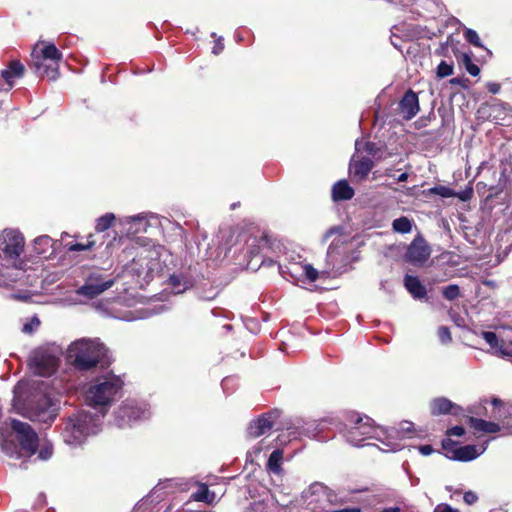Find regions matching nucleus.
I'll return each instance as SVG.
<instances>
[{"instance_id": "obj_21", "label": "nucleus", "mask_w": 512, "mask_h": 512, "mask_svg": "<svg viewBox=\"0 0 512 512\" xmlns=\"http://www.w3.org/2000/svg\"><path fill=\"white\" fill-rule=\"evenodd\" d=\"M374 165V161L371 158L363 156L350 164V174L354 180L358 182L364 181L367 179Z\"/></svg>"}, {"instance_id": "obj_41", "label": "nucleus", "mask_w": 512, "mask_h": 512, "mask_svg": "<svg viewBox=\"0 0 512 512\" xmlns=\"http://www.w3.org/2000/svg\"><path fill=\"white\" fill-rule=\"evenodd\" d=\"M40 325V320L37 317H33L29 322L23 325L22 331L24 333H32Z\"/></svg>"}, {"instance_id": "obj_60", "label": "nucleus", "mask_w": 512, "mask_h": 512, "mask_svg": "<svg viewBox=\"0 0 512 512\" xmlns=\"http://www.w3.org/2000/svg\"><path fill=\"white\" fill-rule=\"evenodd\" d=\"M408 424H409V426H407V428H403V429L410 432L413 424L412 423H408Z\"/></svg>"}, {"instance_id": "obj_58", "label": "nucleus", "mask_w": 512, "mask_h": 512, "mask_svg": "<svg viewBox=\"0 0 512 512\" xmlns=\"http://www.w3.org/2000/svg\"><path fill=\"white\" fill-rule=\"evenodd\" d=\"M492 404H493L494 406H497V405L502 404V401H501L499 398H493V400H492Z\"/></svg>"}, {"instance_id": "obj_49", "label": "nucleus", "mask_w": 512, "mask_h": 512, "mask_svg": "<svg viewBox=\"0 0 512 512\" xmlns=\"http://www.w3.org/2000/svg\"><path fill=\"white\" fill-rule=\"evenodd\" d=\"M486 88L490 93L497 94L500 91L501 86L499 83L496 82H488L486 84Z\"/></svg>"}, {"instance_id": "obj_1", "label": "nucleus", "mask_w": 512, "mask_h": 512, "mask_svg": "<svg viewBox=\"0 0 512 512\" xmlns=\"http://www.w3.org/2000/svg\"><path fill=\"white\" fill-rule=\"evenodd\" d=\"M106 356L103 344L90 339H80L72 342L66 354V360L78 371H89L98 366Z\"/></svg>"}, {"instance_id": "obj_50", "label": "nucleus", "mask_w": 512, "mask_h": 512, "mask_svg": "<svg viewBox=\"0 0 512 512\" xmlns=\"http://www.w3.org/2000/svg\"><path fill=\"white\" fill-rule=\"evenodd\" d=\"M418 449H419V452L424 456L431 455L434 452V448L429 444L421 445V446H419Z\"/></svg>"}, {"instance_id": "obj_29", "label": "nucleus", "mask_w": 512, "mask_h": 512, "mask_svg": "<svg viewBox=\"0 0 512 512\" xmlns=\"http://www.w3.org/2000/svg\"><path fill=\"white\" fill-rule=\"evenodd\" d=\"M283 460V452L281 450H274L268 459L267 467L272 472H279Z\"/></svg>"}, {"instance_id": "obj_39", "label": "nucleus", "mask_w": 512, "mask_h": 512, "mask_svg": "<svg viewBox=\"0 0 512 512\" xmlns=\"http://www.w3.org/2000/svg\"><path fill=\"white\" fill-rule=\"evenodd\" d=\"M303 273L310 282H315L318 279V271L310 264L303 266Z\"/></svg>"}, {"instance_id": "obj_57", "label": "nucleus", "mask_w": 512, "mask_h": 512, "mask_svg": "<svg viewBox=\"0 0 512 512\" xmlns=\"http://www.w3.org/2000/svg\"><path fill=\"white\" fill-rule=\"evenodd\" d=\"M170 283L174 286L176 285H179V280H178V277L176 275H171L170 276Z\"/></svg>"}, {"instance_id": "obj_51", "label": "nucleus", "mask_w": 512, "mask_h": 512, "mask_svg": "<svg viewBox=\"0 0 512 512\" xmlns=\"http://www.w3.org/2000/svg\"><path fill=\"white\" fill-rule=\"evenodd\" d=\"M330 512H361V509L359 507H348L342 509H336L335 507H332Z\"/></svg>"}, {"instance_id": "obj_28", "label": "nucleus", "mask_w": 512, "mask_h": 512, "mask_svg": "<svg viewBox=\"0 0 512 512\" xmlns=\"http://www.w3.org/2000/svg\"><path fill=\"white\" fill-rule=\"evenodd\" d=\"M392 229L401 234L409 233L412 230V221L406 216H401L393 220Z\"/></svg>"}, {"instance_id": "obj_36", "label": "nucleus", "mask_w": 512, "mask_h": 512, "mask_svg": "<svg viewBox=\"0 0 512 512\" xmlns=\"http://www.w3.org/2000/svg\"><path fill=\"white\" fill-rule=\"evenodd\" d=\"M53 455V445L50 441H45L40 446L38 451V458L41 460H48Z\"/></svg>"}, {"instance_id": "obj_33", "label": "nucleus", "mask_w": 512, "mask_h": 512, "mask_svg": "<svg viewBox=\"0 0 512 512\" xmlns=\"http://www.w3.org/2000/svg\"><path fill=\"white\" fill-rule=\"evenodd\" d=\"M96 241L94 240V236L90 234L87 238L86 243H74L69 245L68 250L69 251H84V250H91L95 247Z\"/></svg>"}, {"instance_id": "obj_17", "label": "nucleus", "mask_w": 512, "mask_h": 512, "mask_svg": "<svg viewBox=\"0 0 512 512\" xmlns=\"http://www.w3.org/2000/svg\"><path fill=\"white\" fill-rule=\"evenodd\" d=\"M113 284V280L105 281L99 277H89L85 284L79 288L78 293L88 298H94L111 288Z\"/></svg>"}, {"instance_id": "obj_27", "label": "nucleus", "mask_w": 512, "mask_h": 512, "mask_svg": "<svg viewBox=\"0 0 512 512\" xmlns=\"http://www.w3.org/2000/svg\"><path fill=\"white\" fill-rule=\"evenodd\" d=\"M50 248H52V238L48 235L39 236L34 240V251L38 255H44L46 257Z\"/></svg>"}, {"instance_id": "obj_20", "label": "nucleus", "mask_w": 512, "mask_h": 512, "mask_svg": "<svg viewBox=\"0 0 512 512\" xmlns=\"http://www.w3.org/2000/svg\"><path fill=\"white\" fill-rule=\"evenodd\" d=\"M264 249H271V240L269 236L263 233L261 236H251L246 240V254L248 261L260 256Z\"/></svg>"}, {"instance_id": "obj_26", "label": "nucleus", "mask_w": 512, "mask_h": 512, "mask_svg": "<svg viewBox=\"0 0 512 512\" xmlns=\"http://www.w3.org/2000/svg\"><path fill=\"white\" fill-rule=\"evenodd\" d=\"M215 497V493L210 491L209 487L204 483L199 484L197 490L190 496L192 500L206 504H212Z\"/></svg>"}, {"instance_id": "obj_22", "label": "nucleus", "mask_w": 512, "mask_h": 512, "mask_svg": "<svg viewBox=\"0 0 512 512\" xmlns=\"http://www.w3.org/2000/svg\"><path fill=\"white\" fill-rule=\"evenodd\" d=\"M466 422L475 432L494 434L501 430L498 423L475 418L473 416H466Z\"/></svg>"}, {"instance_id": "obj_46", "label": "nucleus", "mask_w": 512, "mask_h": 512, "mask_svg": "<svg viewBox=\"0 0 512 512\" xmlns=\"http://www.w3.org/2000/svg\"><path fill=\"white\" fill-rule=\"evenodd\" d=\"M463 500L466 504L473 505L478 501V496L475 492L469 490L464 493Z\"/></svg>"}, {"instance_id": "obj_34", "label": "nucleus", "mask_w": 512, "mask_h": 512, "mask_svg": "<svg viewBox=\"0 0 512 512\" xmlns=\"http://www.w3.org/2000/svg\"><path fill=\"white\" fill-rule=\"evenodd\" d=\"M430 194L439 195L443 198H451L455 196V191L444 185H436L428 190Z\"/></svg>"}, {"instance_id": "obj_52", "label": "nucleus", "mask_w": 512, "mask_h": 512, "mask_svg": "<svg viewBox=\"0 0 512 512\" xmlns=\"http://www.w3.org/2000/svg\"><path fill=\"white\" fill-rule=\"evenodd\" d=\"M223 49H224V44H223V42H222V39L220 38V39H218V40L216 41V44H215V46L213 47V53H214L215 55H218L219 53H221V52L223 51Z\"/></svg>"}, {"instance_id": "obj_37", "label": "nucleus", "mask_w": 512, "mask_h": 512, "mask_svg": "<svg viewBox=\"0 0 512 512\" xmlns=\"http://www.w3.org/2000/svg\"><path fill=\"white\" fill-rule=\"evenodd\" d=\"M453 74V65L446 61H441L437 67V77L445 78Z\"/></svg>"}, {"instance_id": "obj_45", "label": "nucleus", "mask_w": 512, "mask_h": 512, "mask_svg": "<svg viewBox=\"0 0 512 512\" xmlns=\"http://www.w3.org/2000/svg\"><path fill=\"white\" fill-rule=\"evenodd\" d=\"M448 437L451 436H458L461 437L465 434V429L462 426H453L451 428H448L445 433Z\"/></svg>"}, {"instance_id": "obj_16", "label": "nucleus", "mask_w": 512, "mask_h": 512, "mask_svg": "<svg viewBox=\"0 0 512 512\" xmlns=\"http://www.w3.org/2000/svg\"><path fill=\"white\" fill-rule=\"evenodd\" d=\"M146 410L134 402L123 403L116 411L119 425L131 424L145 416Z\"/></svg>"}, {"instance_id": "obj_4", "label": "nucleus", "mask_w": 512, "mask_h": 512, "mask_svg": "<svg viewBox=\"0 0 512 512\" xmlns=\"http://www.w3.org/2000/svg\"><path fill=\"white\" fill-rule=\"evenodd\" d=\"M342 434L352 445L359 446L367 439L374 438L376 425L374 420L355 411L344 415Z\"/></svg>"}, {"instance_id": "obj_43", "label": "nucleus", "mask_w": 512, "mask_h": 512, "mask_svg": "<svg viewBox=\"0 0 512 512\" xmlns=\"http://www.w3.org/2000/svg\"><path fill=\"white\" fill-rule=\"evenodd\" d=\"M454 197H457L461 201H469L473 197V188L469 186L460 192H455Z\"/></svg>"}, {"instance_id": "obj_44", "label": "nucleus", "mask_w": 512, "mask_h": 512, "mask_svg": "<svg viewBox=\"0 0 512 512\" xmlns=\"http://www.w3.org/2000/svg\"><path fill=\"white\" fill-rule=\"evenodd\" d=\"M342 233V227L341 226H333L329 228L323 235L322 241L323 243H326L333 235L335 234H341Z\"/></svg>"}, {"instance_id": "obj_2", "label": "nucleus", "mask_w": 512, "mask_h": 512, "mask_svg": "<svg viewBox=\"0 0 512 512\" xmlns=\"http://www.w3.org/2000/svg\"><path fill=\"white\" fill-rule=\"evenodd\" d=\"M62 58V52L53 43L46 44L42 48L36 44L31 53L29 66L37 77L56 80L59 76V63Z\"/></svg>"}, {"instance_id": "obj_59", "label": "nucleus", "mask_w": 512, "mask_h": 512, "mask_svg": "<svg viewBox=\"0 0 512 512\" xmlns=\"http://www.w3.org/2000/svg\"><path fill=\"white\" fill-rule=\"evenodd\" d=\"M39 62L42 64L41 66H43V68H44V69H45L47 66H50V62H49V61H43V62H42V61L40 60Z\"/></svg>"}, {"instance_id": "obj_53", "label": "nucleus", "mask_w": 512, "mask_h": 512, "mask_svg": "<svg viewBox=\"0 0 512 512\" xmlns=\"http://www.w3.org/2000/svg\"><path fill=\"white\" fill-rule=\"evenodd\" d=\"M503 427L512 433V414L505 418L503 421Z\"/></svg>"}, {"instance_id": "obj_42", "label": "nucleus", "mask_w": 512, "mask_h": 512, "mask_svg": "<svg viewBox=\"0 0 512 512\" xmlns=\"http://www.w3.org/2000/svg\"><path fill=\"white\" fill-rule=\"evenodd\" d=\"M438 336L442 343H448L452 340L450 330L447 326H440L438 328Z\"/></svg>"}, {"instance_id": "obj_3", "label": "nucleus", "mask_w": 512, "mask_h": 512, "mask_svg": "<svg viewBox=\"0 0 512 512\" xmlns=\"http://www.w3.org/2000/svg\"><path fill=\"white\" fill-rule=\"evenodd\" d=\"M97 416L78 411L68 416L61 431L67 444H80L88 435L96 433Z\"/></svg>"}, {"instance_id": "obj_19", "label": "nucleus", "mask_w": 512, "mask_h": 512, "mask_svg": "<svg viewBox=\"0 0 512 512\" xmlns=\"http://www.w3.org/2000/svg\"><path fill=\"white\" fill-rule=\"evenodd\" d=\"M398 109L403 119L411 120L419 112L418 95L412 89L407 90L399 101Z\"/></svg>"}, {"instance_id": "obj_32", "label": "nucleus", "mask_w": 512, "mask_h": 512, "mask_svg": "<svg viewBox=\"0 0 512 512\" xmlns=\"http://www.w3.org/2000/svg\"><path fill=\"white\" fill-rule=\"evenodd\" d=\"M442 295L446 300L453 301L461 296L460 287L457 284H450L443 287Z\"/></svg>"}, {"instance_id": "obj_8", "label": "nucleus", "mask_w": 512, "mask_h": 512, "mask_svg": "<svg viewBox=\"0 0 512 512\" xmlns=\"http://www.w3.org/2000/svg\"><path fill=\"white\" fill-rule=\"evenodd\" d=\"M52 402L46 395H39L30 401L25 407L19 410V413L30 419L50 425L56 418V414L51 410Z\"/></svg>"}, {"instance_id": "obj_6", "label": "nucleus", "mask_w": 512, "mask_h": 512, "mask_svg": "<svg viewBox=\"0 0 512 512\" xmlns=\"http://www.w3.org/2000/svg\"><path fill=\"white\" fill-rule=\"evenodd\" d=\"M306 509L312 512H330L332 507L341 503L338 495L320 482L312 483L302 493Z\"/></svg>"}, {"instance_id": "obj_12", "label": "nucleus", "mask_w": 512, "mask_h": 512, "mask_svg": "<svg viewBox=\"0 0 512 512\" xmlns=\"http://www.w3.org/2000/svg\"><path fill=\"white\" fill-rule=\"evenodd\" d=\"M483 338L495 354L503 358H509L512 361V330L506 336L486 331L483 332Z\"/></svg>"}, {"instance_id": "obj_23", "label": "nucleus", "mask_w": 512, "mask_h": 512, "mask_svg": "<svg viewBox=\"0 0 512 512\" xmlns=\"http://www.w3.org/2000/svg\"><path fill=\"white\" fill-rule=\"evenodd\" d=\"M404 286L414 299H423L427 296L426 287L417 276L405 275Z\"/></svg>"}, {"instance_id": "obj_24", "label": "nucleus", "mask_w": 512, "mask_h": 512, "mask_svg": "<svg viewBox=\"0 0 512 512\" xmlns=\"http://www.w3.org/2000/svg\"><path fill=\"white\" fill-rule=\"evenodd\" d=\"M354 189L346 180H339L332 187V198L334 201L350 200L354 197Z\"/></svg>"}, {"instance_id": "obj_9", "label": "nucleus", "mask_w": 512, "mask_h": 512, "mask_svg": "<svg viewBox=\"0 0 512 512\" xmlns=\"http://www.w3.org/2000/svg\"><path fill=\"white\" fill-rule=\"evenodd\" d=\"M10 425L22 450L28 457L34 455L39 447V437L35 430L28 423L17 419H12Z\"/></svg>"}, {"instance_id": "obj_18", "label": "nucleus", "mask_w": 512, "mask_h": 512, "mask_svg": "<svg viewBox=\"0 0 512 512\" xmlns=\"http://www.w3.org/2000/svg\"><path fill=\"white\" fill-rule=\"evenodd\" d=\"M34 372L40 376H50L57 367V358L48 353H38L32 358Z\"/></svg>"}, {"instance_id": "obj_56", "label": "nucleus", "mask_w": 512, "mask_h": 512, "mask_svg": "<svg viewBox=\"0 0 512 512\" xmlns=\"http://www.w3.org/2000/svg\"><path fill=\"white\" fill-rule=\"evenodd\" d=\"M408 179V173L404 172L400 174L397 178L398 182H405Z\"/></svg>"}, {"instance_id": "obj_48", "label": "nucleus", "mask_w": 512, "mask_h": 512, "mask_svg": "<svg viewBox=\"0 0 512 512\" xmlns=\"http://www.w3.org/2000/svg\"><path fill=\"white\" fill-rule=\"evenodd\" d=\"M433 512H459V510L452 508L449 504H438Z\"/></svg>"}, {"instance_id": "obj_31", "label": "nucleus", "mask_w": 512, "mask_h": 512, "mask_svg": "<svg viewBox=\"0 0 512 512\" xmlns=\"http://www.w3.org/2000/svg\"><path fill=\"white\" fill-rule=\"evenodd\" d=\"M458 60L465 66L466 71L472 75L477 76L480 73V68L472 62V59L469 54L462 53L460 56H457Z\"/></svg>"}, {"instance_id": "obj_14", "label": "nucleus", "mask_w": 512, "mask_h": 512, "mask_svg": "<svg viewBox=\"0 0 512 512\" xmlns=\"http://www.w3.org/2000/svg\"><path fill=\"white\" fill-rule=\"evenodd\" d=\"M25 67L19 60H12L8 63L5 69L1 71V78L3 83H0V91H10L16 79L24 76Z\"/></svg>"}, {"instance_id": "obj_5", "label": "nucleus", "mask_w": 512, "mask_h": 512, "mask_svg": "<svg viewBox=\"0 0 512 512\" xmlns=\"http://www.w3.org/2000/svg\"><path fill=\"white\" fill-rule=\"evenodd\" d=\"M123 385V380L116 375L97 377L86 392V401L94 407L109 405Z\"/></svg>"}, {"instance_id": "obj_25", "label": "nucleus", "mask_w": 512, "mask_h": 512, "mask_svg": "<svg viewBox=\"0 0 512 512\" xmlns=\"http://www.w3.org/2000/svg\"><path fill=\"white\" fill-rule=\"evenodd\" d=\"M478 456L479 453L475 445H465L453 450V455L448 456V458L454 461L467 462L476 459Z\"/></svg>"}, {"instance_id": "obj_40", "label": "nucleus", "mask_w": 512, "mask_h": 512, "mask_svg": "<svg viewBox=\"0 0 512 512\" xmlns=\"http://www.w3.org/2000/svg\"><path fill=\"white\" fill-rule=\"evenodd\" d=\"M364 151L372 157H377L381 149L378 147L377 143L368 141L364 144Z\"/></svg>"}, {"instance_id": "obj_35", "label": "nucleus", "mask_w": 512, "mask_h": 512, "mask_svg": "<svg viewBox=\"0 0 512 512\" xmlns=\"http://www.w3.org/2000/svg\"><path fill=\"white\" fill-rule=\"evenodd\" d=\"M464 37H465V40L475 46V47H478V48H482L483 45L481 43V40L479 38V35L478 33L473 30V29H470V28H466L465 31H464Z\"/></svg>"}, {"instance_id": "obj_7", "label": "nucleus", "mask_w": 512, "mask_h": 512, "mask_svg": "<svg viewBox=\"0 0 512 512\" xmlns=\"http://www.w3.org/2000/svg\"><path fill=\"white\" fill-rule=\"evenodd\" d=\"M129 270L145 282H150L162 271L159 253L155 249L141 248L133 257Z\"/></svg>"}, {"instance_id": "obj_30", "label": "nucleus", "mask_w": 512, "mask_h": 512, "mask_svg": "<svg viewBox=\"0 0 512 512\" xmlns=\"http://www.w3.org/2000/svg\"><path fill=\"white\" fill-rule=\"evenodd\" d=\"M115 215L113 213H106L99 217L96 221L95 230L97 232H104L109 229L115 221Z\"/></svg>"}, {"instance_id": "obj_15", "label": "nucleus", "mask_w": 512, "mask_h": 512, "mask_svg": "<svg viewBox=\"0 0 512 512\" xmlns=\"http://www.w3.org/2000/svg\"><path fill=\"white\" fill-rule=\"evenodd\" d=\"M430 413L432 416L463 415V408L446 397H436L430 401Z\"/></svg>"}, {"instance_id": "obj_47", "label": "nucleus", "mask_w": 512, "mask_h": 512, "mask_svg": "<svg viewBox=\"0 0 512 512\" xmlns=\"http://www.w3.org/2000/svg\"><path fill=\"white\" fill-rule=\"evenodd\" d=\"M248 512H268L266 504L262 501L254 502L248 508Z\"/></svg>"}, {"instance_id": "obj_13", "label": "nucleus", "mask_w": 512, "mask_h": 512, "mask_svg": "<svg viewBox=\"0 0 512 512\" xmlns=\"http://www.w3.org/2000/svg\"><path fill=\"white\" fill-rule=\"evenodd\" d=\"M278 417L279 411L276 409L261 414L250 423L249 427L247 428V436L249 438L255 439L266 434L273 428L274 422Z\"/></svg>"}, {"instance_id": "obj_55", "label": "nucleus", "mask_w": 512, "mask_h": 512, "mask_svg": "<svg viewBox=\"0 0 512 512\" xmlns=\"http://www.w3.org/2000/svg\"><path fill=\"white\" fill-rule=\"evenodd\" d=\"M380 512H401V508L399 506H393V507L384 508Z\"/></svg>"}, {"instance_id": "obj_10", "label": "nucleus", "mask_w": 512, "mask_h": 512, "mask_svg": "<svg viewBox=\"0 0 512 512\" xmlns=\"http://www.w3.org/2000/svg\"><path fill=\"white\" fill-rule=\"evenodd\" d=\"M25 239L15 229H4L0 233V251L7 260L16 261L24 252Z\"/></svg>"}, {"instance_id": "obj_11", "label": "nucleus", "mask_w": 512, "mask_h": 512, "mask_svg": "<svg viewBox=\"0 0 512 512\" xmlns=\"http://www.w3.org/2000/svg\"><path fill=\"white\" fill-rule=\"evenodd\" d=\"M431 252L429 243L421 234H418L408 245L404 259L415 267H423L430 258Z\"/></svg>"}, {"instance_id": "obj_38", "label": "nucleus", "mask_w": 512, "mask_h": 512, "mask_svg": "<svg viewBox=\"0 0 512 512\" xmlns=\"http://www.w3.org/2000/svg\"><path fill=\"white\" fill-rule=\"evenodd\" d=\"M457 444L456 441L452 440L451 438H445L441 442V446L443 450L446 451L445 456L448 458V456L453 455V450H456L455 445Z\"/></svg>"}, {"instance_id": "obj_54", "label": "nucleus", "mask_w": 512, "mask_h": 512, "mask_svg": "<svg viewBox=\"0 0 512 512\" xmlns=\"http://www.w3.org/2000/svg\"><path fill=\"white\" fill-rule=\"evenodd\" d=\"M468 81H469L468 79L453 78V79H451V80H450V83H451V84L461 85L462 87L466 88V87H467L466 83H467Z\"/></svg>"}]
</instances>
